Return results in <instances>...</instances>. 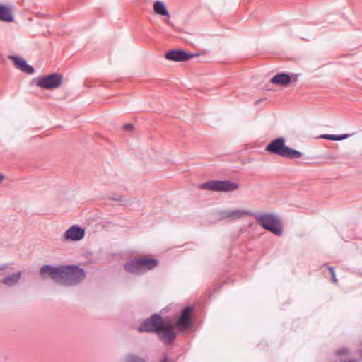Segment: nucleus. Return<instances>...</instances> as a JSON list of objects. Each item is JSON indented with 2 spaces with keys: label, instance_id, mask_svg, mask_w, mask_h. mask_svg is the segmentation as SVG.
I'll use <instances>...</instances> for the list:
<instances>
[{
  "label": "nucleus",
  "instance_id": "nucleus-22",
  "mask_svg": "<svg viewBox=\"0 0 362 362\" xmlns=\"http://www.w3.org/2000/svg\"><path fill=\"white\" fill-rule=\"evenodd\" d=\"M123 129L125 131H132L133 129V124H126L123 126Z\"/></svg>",
  "mask_w": 362,
  "mask_h": 362
},
{
  "label": "nucleus",
  "instance_id": "nucleus-27",
  "mask_svg": "<svg viewBox=\"0 0 362 362\" xmlns=\"http://www.w3.org/2000/svg\"><path fill=\"white\" fill-rule=\"evenodd\" d=\"M160 362H168V360L166 358H164Z\"/></svg>",
  "mask_w": 362,
  "mask_h": 362
},
{
  "label": "nucleus",
  "instance_id": "nucleus-26",
  "mask_svg": "<svg viewBox=\"0 0 362 362\" xmlns=\"http://www.w3.org/2000/svg\"><path fill=\"white\" fill-rule=\"evenodd\" d=\"M6 268V265L0 266V271L4 270Z\"/></svg>",
  "mask_w": 362,
  "mask_h": 362
},
{
  "label": "nucleus",
  "instance_id": "nucleus-12",
  "mask_svg": "<svg viewBox=\"0 0 362 362\" xmlns=\"http://www.w3.org/2000/svg\"><path fill=\"white\" fill-rule=\"evenodd\" d=\"M254 212L244 210V209H235V210H228L221 212L220 215L222 218H230L232 220L240 219L245 215H250Z\"/></svg>",
  "mask_w": 362,
  "mask_h": 362
},
{
  "label": "nucleus",
  "instance_id": "nucleus-25",
  "mask_svg": "<svg viewBox=\"0 0 362 362\" xmlns=\"http://www.w3.org/2000/svg\"><path fill=\"white\" fill-rule=\"evenodd\" d=\"M343 362H356V361L354 359H349V360H344Z\"/></svg>",
  "mask_w": 362,
  "mask_h": 362
},
{
  "label": "nucleus",
  "instance_id": "nucleus-11",
  "mask_svg": "<svg viewBox=\"0 0 362 362\" xmlns=\"http://www.w3.org/2000/svg\"><path fill=\"white\" fill-rule=\"evenodd\" d=\"M85 230L78 225L70 227L64 234L65 240L78 241L83 238Z\"/></svg>",
  "mask_w": 362,
  "mask_h": 362
},
{
  "label": "nucleus",
  "instance_id": "nucleus-6",
  "mask_svg": "<svg viewBox=\"0 0 362 362\" xmlns=\"http://www.w3.org/2000/svg\"><path fill=\"white\" fill-rule=\"evenodd\" d=\"M165 325L163 317L157 313L144 320L139 325L138 330L140 332H156L159 334Z\"/></svg>",
  "mask_w": 362,
  "mask_h": 362
},
{
  "label": "nucleus",
  "instance_id": "nucleus-20",
  "mask_svg": "<svg viewBox=\"0 0 362 362\" xmlns=\"http://www.w3.org/2000/svg\"><path fill=\"white\" fill-rule=\"evenodd\" d=\"M325 266H326V267L327 268V269L329 271V272L331 274L332 279L333 282L337 283V279L336 276H335L334 268L332 267H330V266H328V265H325Z\"/></svg>",
  "mask_w": 362,
  "mask_h": 362
},
{
  "label": "nucleus",
  "instance_id": "nucleus-1",
  "mask_svg": "<svg viewBox=\"0 0 362 362\" xmlns=\"http://www.w3.org/2000/svg\"><path fill=\"white\" fill-rule=\"evenodd\" d=\"M40 274L43 278L49 276L58 284L69 286L79 284L84 279L86 274L83 269L74 265L60 267L44 265L40 268Z\"/></svg>",
  "mask_w": 362,
  "mask_h": 362
},
{
  "label": "nucleus",
  "instance_id": "nucleus-9",
  "mask_svg": "<svg viewBox=\"0 0 362 362\" xmlns=\"http://www.w3.org/2000/svg\"><path fill=\"white\" fill-rule=\"evenodd\" d=\"M158 334L160 341H162L165 344H170L176 337V334L174 331V325L165 322V325H163V328Z\"/></svg>",
  "mask_w": 362,
  "mask_h": 362
},
{
  "label": "nucleus",
  "instance_id": "nucleus-4",
  "mask_svg": "<svg viewBox=\"0 0 362 362\" xmlns=\"http://www.w3.org/2000/svg\"><path fill=\"white\" fill-rule=\"evenodd\" d=\"M158 265V260L149 257L134 258L127 262L124 268L126 272L133 274H141Z\"/></svg>",
  "mask_w": 362,
  "mask_h": 362
},
{
  "label": "nucleus",
  "instance_id": "nucleus-8",
  "mask_svg": "<svg viewBox=\"0 0 362 362\" xmlns=\"http://www.w3.org/2000/svg\"><path fill=\"white\" fill-rule=\"evenodd\" d=\"M198 55V54H189L182 49H172L165 54V58L174 62H185Z\"/></svg>",
  "mask_w": 362,
  "mask_h": 362
},
{
  "label": "nucleus",
  "instance_id": "nucleus-24",
  "mask_svg": "<svg viewBox=\"0 0 362 362\" xmlns=\"http://www.w3.org/2000/svg\"><path fill=\"white\" fill-rule=\"evenodd\" d=\"M4 180V175L0 173V183Z\"/></svg>",
  "mask_w": 362,
  "mask_h": 362
},
{
  "label": "nucleus",
  "instance_id": "nucleus-13",
  "mask_svg": "<svg viewBox=\"0 0 362 362\" xmlns=\"http://www.w3.org/2000/svg\"><path fill=\"white\" fill-rule=\"evenodd\" d=\"M8 58L13 61L16 69L28 74H33L34 73L35 70L33 67L30 66L25 60L14 55H10Z\"/></svg>",
  "mask_w": 362,
  "mask_h": 362
},
{
  "label": "nucleus",
  "instance_id": "nucleus-3",
  "mask_svg": "<svg viewBox=\"0 0 362 362\" xmlns=\"http://www.w3.org/2000/svg\"><path fill=\"white\" fill-rule=\"evenodd\" d=\"M265 150L270 153L289 159L300 158L302 156L301 152L286 146L285 139L283 137L270 141L266 146Z\"/></svg>",
  "mask_w": 362,
  "mask_h": 362
},
{
  "label": "nucleus",
  "instance_id": "nucleus-16",
  "mask_svg": "<svg viewBox=\"0 0 362 362\" xmlns=\"http://www.w3.org/2000/svg\"><path fill=\"white\" fill-rule=\"evenodd\" d=\"M0 20L4 22L13 21V16L11 10L5 5L0 4Z\"/></svg>",
  "mask_w": 362,
  "mask_h": 362
},
{
  "label": "nucleus",
  "instance_id": "nucleus-2",
  "mask_svg": "<svg viewBox=\"0 0 362 362\" xmlns=\"http://www.w3.org/2000/svg\"><path fill=\"white\" fill-rule=\"evenodd\" d=\"M251 216L257 223L266 230L280 236L282 235L283 226L280 218L272 213L254 212Z\"/></svg>",
  "mask_w": 362,
  "mask_h": 362
},
{
  "label": "nucleus",
  "instance_id": "nucleus-15",
  "mask_svg": "<svg viewBox=\"0 0 362 362\" xmlns=\"http://www.w3.org/2000/svg\"><path fill=\"white\" fill-rule=\"evenodd\" d=\"M21 277V272H18L17 273L12 274L11 275H8V276L4 277L1 280V282L4 284L6 285L7 286H9V287L13 286L18 282Z\"/></svg>",
  "mask_w": 362,
  "mask_h": 362
},
{
  "label": "nucleus",
  "instance_id": "nucleus-17",
  "mask_svg": "<svg viewBox=\"0 0 362 362\" xmlns=\"http://www.w3.org/2000/svg\"><path fill=\"white\" fill-rule=\"evenodd\" d=\"M153 10L156 13L162 15V16H166L168 18L170 17V14L165 6V4L160 1H157L153 4Z\"/></svg>",
  "mask_w": 362,
  "mask_h": 362
},
{
  "label": "nucleus",
  "instance_id": "nucleus-7",
  "mask_svg": "<svg viewBox=\"0 0 362 362\" xmlns=\"http://www.w3.org/2000/svg\"><path fill=\"white\" fill-rule=\"evenodd\" d=\"M62 75L52 73L49 75L36 78L32 81V83L45 90H52L59 88L62 83Z\"/></svg>",
  "mask_w": 362,
  "mask_h": 362
},
{
  "label": "nucleus",
  "instance_id": "nucleus-5",
  "mask_svg": "<svg viewBox=\"0 0 362 362\" xmlns=\"http://www.w3.org/2000/svg\"><path fill=\"white\" fill-rule=\"evenodd\" d=\"M200 187L204 190L230 192L237 190L239 188V185L228 180H211L202 183Z\"/></svg>",
  "mask_w": 362,
  "mask_h": 362
},
{
  "label": "nucleus",
  "instance_id": "nucleus-18",
  "mask_svg": "<svg viewBox=\"0 0 362 362\" xmlns=\"http://www.w3.org/2000/svg\"><path fill=\"white\" fill-rule=\"evenodd\" d=\"M348 137V134H324L321 136V138L332 141H341L346 139Z\"/></svg>",
  "mask_w": 362,
  "mask_h": 362
},
{
  "label": "nucleus",
  "instance_id": "nucleus-14",
  "mask_svg": "<svg viewBox=\"0 0 362 362\" xmlns=\"http://www.w3.org/2000/svg\"><path fill=\"white\" fill-rule=\"evenodd\" d=\"M291 81V76L286 73H279L273 76L270 82L273 84L287 86Z\"/></svg>",
  "mask_w": 362,
  "mask_h": 362
},
{
  "label": "nucleus",
  "instance_id": "nucleus-21",
  "mask_svg": "<svg viewBox=\"0 0 362 362\" xmlns=\"http://www.w3.org/2000/svg\"><path fill=\"white\" fill-rule=\"evenodd\" d=\"M349 353L347 348L343 347L336 351V354L338 356L346 355Z\"/></svg>",
  "mask_w": 362,
  "mask_h": 362
},
{
  "label": "nucleus",
  "instance_id": "nucleus-10",
  "mask_svg": "<svg viewBox=\"0 0 362 362\" xmlns=\"http://www.w3.org/2000/svg\"><path fill=\"white\" fill-rule=\"evenodd\" d=\"M193 308L189 306L185 307L180 315L179 316L176 325L180 327L181 329H186L188 328L192 324V313Z\"/></svg>",
  "mask_w": 362,
  "mask_h": 362
},
{
  "label": "nucleus",
  "instance_id": "nucleus-23",
  "mask_svg": "<svg viewBox=\"0 0 362 362\" xmlns=\"http://www.w3.org/2000/svg\"><path fill=\"white\" fill-rule=\"evenodd\" d=\"M112 200H117V201H122V197H112L111 198Z\"/></svg>",
  "mask_w": 362,
  "mask_h": 362
},
{
  "label": "nucleus",
  "instance_id": "nucleus-19",
  "mask_svg": "<svg viewBox=\"0 0 362 362\" xmlns=\"http://www.w3.org/2000/svg\"><path fill=\"white\" fill-rule=\"evenodd\" d=\"M123 362H145L142 358L134 354H128L124 358Z\"/></svg>",
  "mask_w": 362,
  "mask_h": 362
}]
</instances>
